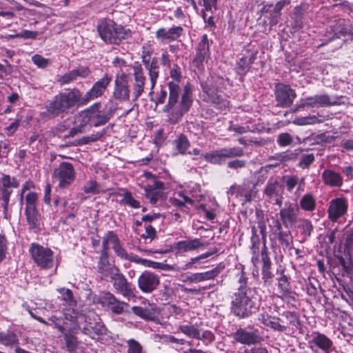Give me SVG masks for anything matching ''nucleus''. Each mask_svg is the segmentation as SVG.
<instances>
[{
	"label": "nucleus",
	"mask_w": 353,
	"mask_h": 353,
	"mask_svg": "<svg viewBox=\"0 0 353 353\" xmlns=\"http://www.w3.org/2000/svg\"><path fill=\"white\" fill-rule=\"evenodd\" d=\"M322 177L325 183L330 186L339 187L343 182L342 178L339 174L330 170L324 171Z\"/></svg>",
	"instance_id": "obj_33"
},
{
	"label": "nucleus",
	"mask_w": 353,
	"mask_h": 353,
	"mask_svg": "<svg viewBox=\"0 0 353 353\" xmlns=\"http://www.w3.org/2000/svg\"><path fill=\"white\" fill-rule=\"evenodd\" d=\"M163 183L160 181L154 180L152 184L143 187L145 194L152 204H156L162 197Z\"/></svg>",
	"instance_id": "obj_22"
},
{
	"label": "nucleus",
	"mask_w": 353,
	"mask_h": 353,
	"mask_svg": "<svg viewBox=\"0 0 353 353\" xmlns=\"http://www.w3.org/2000/svg\"><path fill=\"white\" fill-rule=\"evenodd\" d=\"M249 64L246 58H241L237 63L236 71L239 74L244 75L249 69Z\"/></svg>",
	"instance_id": "obj_53"
},
{
	"label": "nucleus",
	"mask_w": 353,
	"mask_h": 353,
	"mask_svg": "<svg viewBox=\"0 0 353 353\" xmlns=\"http://www.w3.org/2000/svg\"><path fill=\"white\" fill-rule=\"evenodd\" d=\"M52 178L57 183L59 188L65 189L74 183L76 172L71 163L63 162L54 170Z\"/></svg>",
	"instance_id": "obj_5"
},
{
	"label": "nucleus",
	"mask_w": 353,
	"mask_h": 353,
	"mask_svg": "<svg viewBox=\"0 0 353 353\" xmlns=\"http://www.w3.org/2000/svg\"><path fill=\"white\" fill-rule=\"evenodd\" d=\"M83 318L79 312L74 309L68 310L64 312L63 325L66 330L74 331L79 328V319Z\"/></svg>",
	"instance_id": "obj_29"
},
{
	"label": "nucleus",
	"mask_w": 353,
	"mask_h": 353,
	"mask_svg": "<svg viewBox=\"0 0 353 353\" xmlns=\"http://www.w3.org/2000/svg\"><path fill=\"white\" fill-rule=\"evenodd\" d=\"M336 104V101H332L328 95L321 94L314 95L313 97H310L302 99L299 107L319 108L323 106L334 105Z\"/></svg>",
	"instance_id": "obj_19"
},
{
	"label": "nucleus",
	"mask_w": 353,
	"mask_h": 353,
	"mask_svg": "<svg viewBox=\"0 0 353 353\" xmlns=\"http://www.w3.org/2000/svg\"><path fill=\"white\" fill-rule=\"evenodd\" d=\"M79 90H72L68 92L56 96L47 107L48 112L52 115H58L67 109L79 105Z\"/></svg>",
	"instance_id": "obj_4"
},
{
	"label": "nucleus",
	"mask_w": 353,
	"mask_h": 353,
	"mask_svg": "<svg viewBox=\"0 0 353 353\" xmlns=\"http://www.w3.org/2000/svg\"><path fill=\"white\" fill-rule=\"evenodd\" d=\"M25 214L30 228L32 230L38 229L40 216L37 208L26 209Z\"/></svg>",
	"instance_id": "obj_36"
},
{
	"label": "nucleus",
	"mask_w": 353,
	"mask_h": 353,
	"mask_svg": "<svg viewBox=\"0 0 353 353\" xmlns=\"http://www.w3.org/2000/svg\"><path fill=\"white\" fill-rule=\"evenodd\" d=\"M279 319H272L268 321V323L266 324L267 326L274 329V330H277L279 332H283L285 330L286 327L285 325H283L279 323Z\"/></svg>",
	"instance_id": "obj_57"
},
{
	"label": "nucleus",
	"mask_w": 353,
	"mask_h": 353,
	"mask_svg": "<svg viewBox=\"0 0 353 353\" xmlns=\"http://www.w3.org/2000/svg\"><path fill=\"white\" fill-rule=\"evenodd\" d=\"M261 258L263 261L262 270H270L271 261L268 255L265 246H264L261 251Z\"/></svg>",
	"instance_id": "obj_56"
},
{
	"label": "nucleus",
	"mask_w": 353,
	"mask_h": 353,
	"mask_svg": "<svg viewBox=\"0 0 353 353\" xmlns=\"http://www.w3.org/2000/svg\"><path fill=\"white\" fill-rule=\"evenodd\" d=\"M301 228L303 230V232L305 236H310L312 231L313 230V226L310 221L304 219L301 221Z\"/></svg>",
	"instance_id": "obj_60"
},
{
	"label": "nucleus",
	"mask_w": 353,
	"mask_h": 353,
	"mask_svg": "<svg viewBox=\"0 0 353 353\" xmlns=\"http://www.w3.org/2000/svg\"><path fill=\"white\" fill-rule=\"evenodd\" d=\"M128 353H142V345L134 339H129L127 341Z\"/></svg>",
	"instance_id": "obj_46"
},
{
	"label": "nucleus",
	"mask_w": 353,
	"mask_h": 353,
	"mask_svg": "<svg viewBox=\"0 0 353 353\" xmlns=\"http://www.w3.org/2000/svg\"><path fill=\"white\" fill-rule=\"evenodd\" d=\"M182 32L181 26H174L169 29L161 28L156 32L155 37L160 43H168L177 39Z\"/></svg>",
	"instance_id": "obj_20"
},
{
	"label": "nucleus",
	"mask_w": 353,
	"mask_h": 353,
	"mask_svg": "<svg viewBox=\"0 0 353 353\" xmlns=\"http://www.w3.org/2000/svg\"><path fill=\"white\" fill-rule=\"evenodd\" d=\"M85 111L81 112L75 119L76 126L71 129L70 135L73 137L85 131L88 123L90 122L89 117Z\"/></svg>",
	"instance_id": "obj_30"
},
{
	"label": "nucleus",
	"mask_w": 353,
	"mask_h": 353,
	"mask_svg": "<svg viewBox=\"0 0 353 353\" xmlns=\"http://www.w3.org/2000/svg\"><path fill=\"white\" fill-rule=\"evenodd\" d=\"M312 342L324 353H330L333 345L332 341L327 336L321 333H317L314 336Z\"/></svg>",
	"instance_id": "obj_31"
},
{
	"label": "nucleus",
	"mask_w": 353,
	"mask_h": 353,
	"mask_svg": "<svg viewBox=\"0 0 353 353\" xmlns=\"http://www.w3.org/2000/svg\"><path fill=\"white\" fill-rule=\"evenodd\" d=\"M174 144L181 154H184L186 152L188 149L190 147V143L187 137L184 135H180L174 141Z\"/></svg>",
	"instance_id": "obj_39"
},
{
	"label": "nucleus",
	"mask_w": 353,
	"mask_h": 353,
	"mask_svg": "<svg viewBox=\"0 0 353 353\" xmlns=\"http://www.w3.org/2000/svg\"><path fill=\"white\" fill-rule=\"evenodd\" d=\"M109 244L112 245V248L117 255L121 259L126 260L128 257V253L125 248L121 245L118 236L114 232L110 231L105 234L102 241V252H105L106 255L109 250Z\"/></svg>",
	"instance_id": "obj_10"
},
{
	"label": "nucleus",
	"mask_w": 353,
	"mask_h": 353,
	"mask_svg": "<svg viewBox=\"0 0 353 353\" xmlns=\"http://www.w3.org/2000/svg\"><path fill=\"white\" fill-rule=\"evenodd\" d=\"M111 280L117 293L121 294L124 297L134 296V288L133 285L127 281L120 271Z\"/></svg>",
	"instance_id": "obj_18"
},
{
	"label": "nucleus",
	"mask_w": 353,
	"mask_h": 353,
	"mask_svg": "<svg viewBox=\"0 0 353 353\" xmlns=\"http://www.w3.org/2000/svg\"><path fill=\"white\" fill-rule=\"evenodd\" d=\"M137 283L142 292L151 293L157 289L160 284V279L157 274L145 270L138 277Z\"/></svg>",
	"instance_id": "obj_9"
},
{
	"label": "nucleus",
	"mask_w": 353,
	"mask_h": 353,
	"mask_svg": "<svg viewBox=\"0 0 353 353\" xmlns=\"http://www.w3.org/2000/svg\"><path fill=\"white\" fill-rule=\"evenodd\" d=\"M277 228L279 230V240L282 243L285 245L286 246H289L290 245V242L292 241V237L290 236V232H283L281 230V225L280 223H277Z\"/></svg>",
	"instance_id": "obj_47"
},
{
	"label": "nucleus",
	"mask_w": 353,
	"mask_h": 353,
	"mask_svg": "<svg viewBox=\"0 0 353 353\" xmlns=\"http://www.w3.org/2000/svg\"><path fill=\"white\" fill-rule=\"evenodd\" d=\"M111 80L112 79L110 76L105 74L101 79L94 83L91 89H90L84 96H82L79 92V105H85L90 101L101 97L105 92Z\"/></svg>",
	"instance_id": "obj_7"
},
{
	"label": "nucleus",
	"mask_w": 353,
	"mask_h": 353,
	"mask_svg": "<svg viewBox=\"0 0 353 353\" xmlns=\"http://www.w3.org/2000/svg\"><path fill=\"white\" fill-rule=\"evenodd\" d=\"M233 339L238 343L245 345H254L263 341V337L257 330L247 331L245 329H238L232 335Z\"/></svg>",
	"instance_id": "obj_17"
},
{
	"label": "nucleus",
	"mask_w": 353,
	"mask_h": 353,
	"mask_svg": "<svg viewBox=\"0 0 353 353\" xmlns=\"http://www.w3.org/2000/svg\"><path fill=\"white\" fill-rule=\"evenodd\" d=\"M321 122L322 120L319 119L315 115L297 117L293 121V123L297 125H313Z\"/></svg>",
	"instance_id": "obj_42"
},
{
	"label": "nucleus",
	"mask_w": 353,
	"mask_h": 353,
	"mask_svg": "<svg viewBox=\"0 0 353 353\" xmlns=\"http://www.w3.org/2000/svg\"><path fill=\"white\" fill-rule=\"evenodd\" d=\"M300 206L306 211H313L316 208V200L311 194H305L300 201Z\"/></svg>",
	"instance_id": "obj_37"
},
{
	"label": "nucleus",
	"mask_w": 353,
	"mask_h": 353,
	"mask_svg": "<svg viewBox=\"0 0 353 353\" xmlns=\"http://www.w3.org/2000/svg\"><path fill=\"white\" fill-rule=\"evenodd\" d=\"M347 201L344 197L335 198L329 202L327 213L329 219L333 221H336L339 219L344 216L347 211Z\"/></svg>",
	"instance_id": "obj_14"
},
{
	"label": "nucleus",
	"mask_w": 353,
	"mask_h": 353,
	"mask_svg": "<svg viewBox=\"0 0 353 353\" xmlns=\"http://www.w3.org/2000/svg\"><path fill=\"white\" fill-rule=\"evenodd\" d=\"M126 260L130 261L131 262H134L138 264H141L145 267H147V264L148 263V259H141L137 255L133 254H129L128 257L127 258Z\"/></svg>",
	"instance_id": "obj_61"
},
{
	"label": "nucleus",
	"mask_w": 353,
	"mask_h": 353,
	"mask_svg": "<svg viewBox=\"0 0 353 353\" xmlns=\"http://www.w3.org/2000/svg\"><path fill=\"white\" fill-rule=\"evenodd\" d=\"M133 81H132V94L133 101H137L138 98L143 93L146 77L144 75L142 66L138 62L132 65Z\"/></svg>",
	"instance_id": "obj_11"
},
{
	"label": "nucleus",
	"mask_w": 353,
	"mask_h": 353,
	"mask_svg": "<svg viewBox=\"0 0 353 353\" xmlns=\"http://www.w3.org/2000/svg\"><path fill=\"white\" fill-rule=\"evenodd\" d=\"M276 280L280 293L279 296L281 298L289 296L291 293V286L288 277L285 274H282Z\"/></svg>",
	"instance_id": "obj_35"
},
{
	"label": "nucleus",
	"mask_w": 353,
	"mask_h": 353,
	"mask_svg": "<svg viewBox=\"0 0 353 353\" xmlns=\"http://www.w3.org/2000/svg\"><path fill=\"white\" fill-rule=\"evenodd\" d=\"M147 267L152 268L154 269H159L164 271H172L174 270V267L172 266L171 265L160 262H156L151 260H148Z\"/></svg>",
	"instance_id": "obj_48"
},
{
	"label": "nucleus",
	"mask_w": 353,
	"mask_h": 353,
	"mask_svg": "<svg viewBox=\"0 0 353 353\" xmlns=\"http://www.w3.org/2000/svg\"><path fill=\"white\" fill-rule=\"evenodd\" d=\"M223 268L224 265L219 264L211 270L205 272L192 274L187 278V280L191 283H199L203 281L213 279L220 274Z\"/></svg>",
	"instance_id": "obj_26"
},
{
	"label": "nucleus",
	"mask_w": 353,
	"mask_h": 353,
	"mask_svg": "<svg viewBox=\"0 0 353 353\" xmlns=\"http://www.w3.org/2000/svg\"><path fill=\"white\" fill-rule=\"evenodd\" d=\"M277 105L282 108L290 106L296 94L288 85L279 84L276 87L275 91Z\"/></svg>",
	"instance_id": "obj_15"
},
{
	"label": "nucleus",
	"mask_w": 353,
	"mask_h": 353,
	"mask_svg": "<svg viewBox=\"0 0 353 353\" xmlns=\"http://www.w3.org/2000/svg\"><path fill=\"white\" fill-rule=\"evenodd\" d=\"M291 0H280L279 1L274 7V12L276 14V17H279L280 15V12L283 9V8L288 4H290Z\"/></svg>",
	"instance_id": "obj_63"
},
{
	"label": "nucleus",
	"mask_w": 353,
	"mask_h": 353,
	"mask_svg": "<svg viewBox=\"0 0 353 353\" xmlns=\"http://www.w3.org/2000/svg\"><path fill=\"white\" fill-rule=\"evenodd\" d=\"M19 185V181L15 178H11L8 174H3L0 179V196L3 201V211L6 214L8 210L10 196L12 192V188H17Z\"/></svg>",
	"instance_id": "obj_12"
},
{
	"label": "nucleus",
	"mask_w": 353,
	"mask_h": 353,
	"mask_svg": "<svg viewBox=\"0 0 353 353\" xmlns=\"http://www.w3.org/2000/svg\"><path fill=\"white\" fill-rule=\"evenodd\" d=\"M132 311L137 316L146 320H153L158 314V308L154 303L144 304L143 306H134Z\"/></svg>",
	"instance_id": "obj_24"
},
{
	"label": "nucleus",
	"mask_w": 353,
	"mask_h": 353,
	"mask_svg": "<svg viewBox=\"0 0 353 353\" xmlns=\"http://www.w3.org/2000/svg\"><path fill=\"white\" fill-rule=\"evenodd\" d=\"M30 252L34 262L41 268L50 269L54 265V253L48 248L37 243H32Z\"/></svg>",
	"instance_id": "obj_6"
},
{
	"label": "nucleus",
	"mask_w": 353,
	"mask_h": 353,
	"mask_svg": "<svg viewBox=\"0 0 353 353\" xmlns=\"http://www.w3.org/2000/svg\"><path fill=\"white\" fill-rule=\"evenodd\" d=\"M119 269L108 261V256L105 252L101 251L99 261L97 263V272L101 280L112 279L119 272Z\"/></svg>",
	"instance_id": "obj_13"
},
{
	"label": "nucleus",
	"mask_w": 353,
	"mask_h": 353,
	"mask_svg": "<svg viewBox=\"0 0 353 353\" xmlns=\"http://www.w3.org/2000/svg\"><path fill=\"white\" fill-rule=\"evenodd\" d=\"M7 248V240L3 234H0V258H6Z\"/></svg>",
	"instance_id": "obj_62"
},
{
	"label": "nucleus",
	"mask_w": 353,
	"mask_h": 353,
	"mask_svg": "<svg viewBox=\"0 0 353 353\" xmlns=\"http://www.w3.org/2000/svg\"><path fill=\"white\" fill-rule=\"evenodd\" d=\"M277 141L280 145L287 146L290 145L294 141V139L290 134L283 133L279 136Z\"/></svg>",
	"instance_id": "obj_55"
},
{
	"label": "nucleus",
	"mask_w": 353,
	"mask_h": 353,
	"mask_svg": "<svg viewBox=\"0 0 353 353\" xmlns=\"http://www.w3.org/2000/svg\"><path fill=\"white\" fill-rule=\"evenodd\" d=\"M38 200V195L37 193L31 192L26 196V209L37 208V202Z\"/></svg>",
	"instance_id": "obj_50"
},
{
	"label": "nucleus",
	"mask_w": 353,
	"mask_h": 353,
	"mask_svg": "<svg viewBox=\"0 0 353 353\" xmlns=\"http://www.w3.org/2000/svg\"><path fill=\"white\" fill-rule=\"evenodd\" d=\"M117 300L114 295L109 292H103L100 296V302L101 304L108 307L111 305H114Z\"/></svg>",
	"instance_id": "obj_44"
},
{
	"label": "nucleus",
	"mask_w": 353,
	"mask_h": 353,
	"mask_svg": "<svg viewBox=\"0 0 353 353\" xmlns=\"http://www.w3.org/2000/svg\"><path fill=\"white\" fill-rule=\"evenodd\" d=\"M64 335V339L65 341V344L67 346L68 350L70 352L73 351L77 345V339L70 333H63Z\"/></svg>",
	"instance_id": "obj_51"
},
{
	"label": "nucleus",
	"mask_w": 353,
	"mask_h": 353,
	"mask_svg": "<svg viewBox=\"0 0 353 353\" xmlns=\"http://www.w3.org/2000/svg\"><path fill=\"white\" fill-rule=\"evenodd\" d=\"M142 237L154 239L156 237V230L150 225L145 226V234H142Z\"/></svg>",
	"instance_id": "obj_64"
},
{
	"label": "nucleus",
	"mask_w": 353,
	"mask_h": 353,
	"mask_svg": "<svg viewBox=\"0 0 353 353\" xmlns=\"http://www.w3.org/2000/svg\"><path fill=\"white\" fill-rule=\"evenodd\" d=\"M104 331V326L101 321H96L94 323L89 322L86 327L83 328V333L91 335L92 333L101 334Z\"/></svg>",
	"instance_id": "obj_38"
},
{
	"label": "nucleus",
	"mask_w": 353,
	"mask_h": 353,
	"mask_svg": "<svg viewBox=\"0 0 353 353\" xmlns=\"http://www.w3.org/2000/svg\"><path fill=\"white\" fill-rule=\"evenodd\" d=\"M90 74V70L86 67H79L73 70L59 79L61 84H68L80 79L85 78Z\"/></svg>",
	"instance_id": "obj_25"
},
{
	"label": "nucleus",
	"mask_w": 353,
	"mask_h": 353,
	"mask_svg": "<svg viewBox=\"0 0 353 353\" xmlns=\"http://www.w3.org/2000/svg\"><path fill=\"white\" fill-rule=\"evenodd\" d=\"M170 76L173 79L168 83L169 88V100L168 104L165 106L164 110L170 112L172 115L170 119L176 121L183 114L188 112L192 105V90L189 85L184 87L181 101L179 104L178 99L181 90L179 82L181 78V69L177 65H174L170 68Z\"/></svg>",
	"instance_id": "obj_1"
},
{
	"label": "nucleus",
	"mask_w": 353,
	"mask_h": 353,
	"mask_svg": "<svg viewBox=\"0 0 353 353\" xmlns=\"http://www.w3.org/2000/svg\"><path fill=\"white\" fill-rule=\"evenodd\" d=\"M143 62L148 72L150 81V90L152 91L157 83L159 73L158 60L156 58H153L152 61H150L145 56H143Z\"/></svg>",
	"instance_id": "obj_27"
},
{
	"label": "nucleus",
	"mask_w": 353,
	"mask_h": 353,
	"mask_svg": "<svg viewBox=\"0 0 353 353\" xmlns=\"http://www.w3.org/2000/svg\"><path fill=\"white\" fill-rule=\"evenodd\" d=\"M209 41L208 39V36L204 34L202 36L200 42L199 43L196 53L195 57L193 59V64L196 67H200V65L203 63V62L209 58L210 57V51H209Z\"/></svg>",
	"instance_id": "obj_23"
},
{
	"label": "nucleus",
	"mask_w": 353,
	"mask_h": 353,
	"mask_svg": "<svg viewBox=\"0 0 353 353\" xmlns=\"http://www.w3.org/2000/svg\"><path fill=\"white\" fill-rule=\"evenodd\" d=\"M207 245H208V243L201 242L199 239L181 241L177 243V248L183 252L194 250L201 247H206Z\"/></svg>",
	"instance_id": "obj_32"
},
{
	"label": "nucleus",
	"mask_w": 353,
	"mask_h": 353,
	"mask_svg": "<svg viewBox=\"0 0 353 353\" xmlns=\"http://www.w3.org/2000/svg\"><path fill=\"white\" fill-rule=\"evenodd\" d=\"M0 343L8 347H12L19 344V339L17 334L10 330L0 332Z\"/></svg>",
	"instance_id": "obj_34"
},
{
	"label": "nucleus",
	"mask_w": 353,
	"mask_h": 353,
	"mask_svg": "<svg viewBox=\"0 0 353 353\" xmlns=\"http://www.w3.org/2000/svg\"><path fill=\"white\" fill-rule=\"evenodd\" d=\"M101 108L100 103H96L88 108L85 112L90 118V123L94 126H99L105 124L109 119V117L104 112L99 110Z\"/></svg>",
	"instance_id": "obj_21"
},
{
	"label": "nucleus",
	"mask_w": 353,
	"mask_h": 353,
	"mask_svg": "<svg viewBox=\"0 0 353 353\" xmlns=\"http://www.w3.org/2000/svg\"><path fill=\"white\" fill-rule=\"evenodd\" d=\"M299 178L296 176H288L285 179V184L287 190L292 192L295 186L298 184Z\"/></svg>",
	"instance_id": "obj_59"
},
{
	"label": "nucleus",
	"mask_w": 353,
	"mask_h": 353,
	"mask_svg": "<svg viewBox=\"0 0 353 353\" xmlns=\"http://www.w3.org/2000/svg\"><path fill=\"white\" fill-rule=\"evenodd\" d=\"M121 202L134 208H139L140 207L139 201L136 200L130 192H126L124 194Z\"/></svg>",
	"instance_id": "obj_52"
},
{
	"label": "nucleus",
	"mask_w": 353,
	"mask_h": 353,
	"mask_svg": "<svg viewBox=\"0 0 353 353\" xmlns=\"http://www.w3.org/2000/svg\"><path fill=\"white\" fill-rule=\"evenodd\" d=\"M280 192H283V190L276 181H268L265 189V194L266 196L269 197Z\"/></svg>",
	"instance_id": "obj_40"
},
{
	"label": "nucleus",
	"mask_w": 353,
	"mask_h": 353,
	"mask_svg": "<svg viewBox=\"0 0 353 353\" xmlns=\"http://www.w3.org/2000/svg\"><path fill=\"white\" fill-rule=\"evenodd\" d=\"M57 291L60 294L59 298L62 301L64 302L65 304L72 306L75 301L74 299L73 294L71 290L65 289V288H60L58 289Z\"/></svg>",
	"instance_id": "obj_41"
},
{
	"label": "nucleus",
	"mask_w": 353,
	"mask_h": 353,
	"mask_svg": "<svg viewBox=\"0 0 353 353\" xmlns=\"http://www.w3.org/2000/svg\"><path fill=\"white\" fill-rule=\"evenodd\" d=\"M130 94L128 75L123 72L118 73L114 80V99L120 101H126L130 99Z\"/></svg>",
	"instance_id": "obj_8"
},
{
	"label": "nucleus",
	"mask_w": 353,
	"mask_h": 353,
	"mask_svg": "<svg viewBox=\"0 0 353 353\" xmlns=\"http://www.w3.org/2000/svg\"><path fill=\"white\" fill-rule=\"evenodd\" d=\"M97 30L101 39L110 43H119L128 34L121 26L110 19L101 21L97 26Z\"/></svg>",
	"instance_id": "obj_3"
},
{
	"label": "nucleus",
	"mask_w": 353,
	"mask_h": 353,
	"mask_svg": "<svg viewBox=\"0 0 353 353\" xmlns=\"http://www.w3.org/2000/svg\"><path fill=\"white\" fill-rule=\"evenodd\" d=\"M83 191L86 194H97L100 192V187L95 181H89L85 184Z\"/></svg>",
	"instance_id": "obj_49"
},
{
	"label": "nucleus",
	"mask_w": 353,
	"mask_h": 353,
	"mask_svg": "<svg viewBox=\"0 0 353 353\" xmlns=\"http://www.w3.org/2000/svg\"><path fill=\"white\" fill-rule=\"evenodd\" d=\"M260 300L256 288L241 285L234 295L232 310L237 316L247 317L259 307Z\"/></svg>",
	"instance_id": "obj_2"
},
{
	"label": "nucleus",
	"mask_w": 353,
	"mask_h": 353,
	"mask_svg": "<svg viewBox=\"0 0 353 353\" xmlns=\"http://www.w3.org/2000/svg\"><path fill=\"white\" fill-rule=\"evenodd\" d=\"M203 90L205 94V100L215 104H219L223 100V94L221 91L214 87L208 80L205 85H202Z\"/></svg>",
	"instance_id": "obj_28"
},
{
	"label": "nucleus",
	"mask_w": 353,
	"mask_h": 353,
	"mask_svg": "<svg viewBox=\"0 0 353 353\" xmlns=\"http://www.w3.org/2000/svg\"><path fill=\"white\" fill-rule=\"evenodd\" d=\"M179 330L181 332L190 337L200 339V331L194 325H181Z\"/></svg>",
	"instance_id": "obj_43"
},
{
	"label": "nucleus",
	"mask_w": 353,
	"mask_h": 353,
	"mask_svg": "<svg viewBox=\"0 0 353 353\" xmlns=\"http://www.w3.org/2000/svg\"><path fill=\"white\" fill-rule=\"evenodd\" d=\"M290 324L297 326L299 324V316L294 312H285L283 314Z\"/></svg>",
	"instance_id": "obj_54"
},
{
	"label": "nucleus",
	"mask_w": 353,
	"mask_h": 353,
	"mask_svg": "<svg viewBox=\"0 0 353 353\" xmlns=\"http://www.w3.org/2000/svg\"><path fill=\"white\" fill-rule=\"evenodd\" d=\"M299 208L295 203H285V207L281 209L279 215L283 225L288 228L294 226L298 219Z\"/></svg>",
	"instance_id": "obj_16"
},
{
	"label": "nucleus",
	"mask_w": 353,
	"mask_h": 353,
	"mask_svg": "<svg viewBox=\"0 0 353 353\" xmlns=\"http://www.w3.org/2000/svg\"><path fill=\"white\" fill-rule=\"evenodd\" d=\"M32 62L40 68H46L50 65L51 61L46 59L39 54H34L32 57Z\"/></svg>",
	"instance_id": "obj_45"
},
{
	"label": "nucleus",
	"mask_w": 353,
	"mask_h": 353,
	"mask_svg": "<svg viewBox=\"0 0 353 353\" xmlns=\"http://www.w3.org/2000/svg\"><path fill=\"white\" fill-rule=\"evenodd\" d=\"M128 304L117 300L114 305H111L109 308L114 314H120L123 312L124 306H127Z\"/></svg>",
	"instance_id": "obj_58"
}]
</instances>
